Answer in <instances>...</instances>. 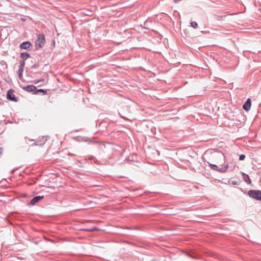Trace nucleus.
<instances>
[{"instance_id":"1","label":"nucleus","mask_w":261,"mask_h":261,"mask_svg":"<svg viewBox=\"0 0 261 261\" xmlns=\"http://www.w3.org/2000/svg\"><path fill=\"white\" fill-rule=\"evenodd\" d=\"M45 43V38L44 35L43 34H39L37 35V39L35 42V47L36 50L43 47Z\"/></svg>"},{"instance_id":"2","label":"nucleus","mask_w":261,"mask_h":261,"mask_svg":"<svg viewBox=\"0 0 261 261\" xmlns=\"http://www.w3.org/2000/svg\"><path fill=\"white\" fill-rule=\"evenodd\" d=\"M248 195L251 198L256 200L261 201V191L257 190H250L248 192Z\"/></svg>"},{"instance_id":"3","label":"nucleus","mask_w":261,"mask_h":261,"mask_svg":"<svg viewBox=\"0 0 261 261\" xmlns=\"http://www.w3.org/2000/svg\"><path fill=\"white\" fill-rule=\"evenodd\" d=\"M14 93V90L13 89H10L7 93V98L9 100L16 102L17 101V99L16 98Z\"/></svg>"},{"instance_id":"4","label":"nucleus","mask_w":261,"mask_h":261,"mask_svg":"<svg viewBox=\"0 0 261 261\" xmlns=\"http://www.w3.org/2000/svg\"><path fill=\"white\" fill-rule=\"evenodd\" d=\"M32 44L29 41L23 42L19 45V47L21 49H25L28 50H30V47H32Z\"/></svg>"},{"instance_id":"5","label":"nucleus","mask_w":261,"mask_h":261,"mask_svg":"<svg viewBox=\"0 0 261 261\" xmlns=\"http://www.w3.org/2000/svg\"><path fill=\"white\" fill-rule=\"evenodd\" d=\"M44 198L43 196H36L33 198L29 203L30 205H34L36 203L38 202L40 200Z\"/></svg>"},{"instance_id":"6","label":"nucleus","mask_w":261,"mask_h":261,"mask_svg":"<svg viewBox=\"0 0 261 261\" xmlns=\"http://www.w3.org/2000/svg\"><path fill=\"white\" fill-rule=\"evenodd\" d=\"M23 89L26 91L32 92L33 94H35V92L36 90V87L34 85H28L22 88Z\"/></svg>"},{"instance_id":"7","label":"nucleus","mask_w":261,"mask_h":261,"mask_svg":"<svg viewBox=\"0 0 261 261\" xmlns=\"http://www.w3.org/2000/svg\"><path fill=\"white\" fill-rule=\"evenodd\" d=\"M251 100L250 98H248L245 102L243 105V108L246 111H248L251 108Z\"/></svg>"},{"instance_id":"8","label":"nucleus","mask_w":261,"mask_h":261,"mask_svg":"<svg viewBox=\"0 0 261 261\" xmlns=\"http://www.w3.org/2000/svg\"><path fill=\"white\" fill-rule=\"evenodd\" d=\"M47 141V139L43 136L41 137V138L37 140L35 142V143L33 144L34 145H42L45 143V142Z\"/></svg>"},{"instance_id":"9","label":"nucleus","mask_w":261,"mask_h":261,"mask_svg":"<svg viewBox=\"0 0 261 261\" xmlns=\"http://www.w3.org/2000/svg\"><path fill=\"white\" fill-rule=\"evenodd\" d=\"M243 178L244 180L247 182L248 184H251V180L249 176V175L244 172L242 173Z\"/></svg>"},{"instance_id":"10","label":"nucleus","mask_w":261,"mask_h":261,"mask_svg":"<svg viewBox=\"0 0 261 261\" xmlns=\"http://www.w3.org/2000/svg\"><path fill=\"white\" fill-rule=\"evenodd\" d=\"M47 94V90H44V89H37L36 88V90L35 92V94H39V95H44L45 94Z\"/></svg>"},{"instance_id":"11","label":"nucleus","mask_w":261,"mask_h":261,"mask_svg":"<svg viewBox=\"0 0 261 261\" xmlns=\"http://www.w3.org/2000/svg\"><path fill=\"white\" fill-rule=\"evenodd\" d=\"M31 57L30 54L28 53H21L20 55V57L23 60H26L27 59Z\"/></svg>"},{"instance_id":"12","label":"nucleus","mask_w":261,"mask_h":261,"mask_svg":"<svg viewBox=\"0 0 261 261\" xmlns=\"http://www.w3.org/2000/svg\"><path fill=\"white\" fill-rule=\"evenodd\" d=\"M228 168V165H226L223 167H219L218 170H217V171H219L221 173H224L227 170Z\"/></svg>"},{"instance_id":"13","label":"nucleus","mask_w":261,"mask_h":261,"mask_svg":"<svg viewBox=\"0 0 261 261\" xmlns=\"http://www.w3.org/2000/svg\"><path fill=\"white\" fill-rule=\"evenodd\" d=\"M225 16H220V15H217V14H214L213 15V17H214V19H215L217 20H222L223 18L225 17Z\"/></svg>"},{"instance_id":"14","label":"nucleus","mask_w":261,"mask_h":261,"mask_svg":"<svg viewBox=\"0 0 261 261\" xmlns=\"http://www.w3.org/2000/svg\"><path fill=\"white\" fill-rule=\"evenodd\" d=\"M23 71V68H18V77H19V79L20 80H21V78L22 77Z\"/></svg>"},{"instance_id":"15","label":"nucleus","mask_w":261,"mask_h":261,"mask_svg":"<svg viewBox=\"0 0 261 261\" xmlns=\"http://www.w3.org/2000/svg\"><path fill=\"white\" fill-rule=\"evenodd\" d=\"M20 65L19 66V68H23L24 69V67L25 65V60L21 59L19 61Z\"/></svg>"},{"instance_id":"16","label":"nucleus","mask_w":261,"mask_h":261,"mask_svg":"<svg viewBox=\"0 0 261 261\" xmlns=\"http://www.w3.org/2000/svg\"><path fill=\"white\" fill-rule=\"evenodd\" d=\"M210 166L214 170H215V171H217V170H218L219 166H218L216 165L213 164H210Z\"/></svg>"},{"instance_id":"17","label":"nucleus","mask_w":261,"mask_h":261,"mask_svg":"<svg viewBox=\"0 0 261 261\" xmlns=\"http://www.w3.org/2000/svg\"><path fill=\"white\" fill-rule=\"evenodd\" d=\"M190 24H191V25L194 29H196L198 28V24L196 21H192L190 23Z\"/></svg>"},{"instance_id":"18","label":"nucleus","mask_w":261,"mask_h":261,"mask_svg":"<svg viewBox=\"0 0 261 261\" xmlns=\"http://www.w3.org/2000/svg\"><path fill=\"white\" fill-rule=\"evenodd\" d=\"M97 229L96 227H93L92 228H88V229H83V230L86 231H93L95 230H97Z\"/></svg>"},{"instance_id":"19","label":"nucleus","mask_w":261,"mask_h":261,"mask_svg":"<svg viewBox=\"0 0 261 261\" xmlns=\"http://www.w3.org/2000/svg\"><path fill=\"white\" fill-rule=\"evenodd\" d=\"M245 157L246 156L245 154H242L239 156V160L241 161H243L245 159Z\"/></svg>"},{"instance_id":"20","label":"nucleus","mask_w":261,"mask_h":261,"mask_svg":"<svg viewBox=\"0 0 261 261\" xmlns=\"http://www.w3.org/2000/svg\"><path fill=\"white\" fill-rule=\"evenodd\" d=\"M119 115L120 116V117L123 118V119L125 120H128V121H129L130 120L129 119H128L127 118L125 117V116L122 115L120 113H119Z\"/></svg>"},{"instance_id":"21","label":"nucleus","mask_w":261,"mask_h":261,"mask_svg":"<svg viewBox=\"0 0 261 261\" xmlns=\"http://www.w3.org/2000/svg\"><path fill=\"white\" fill-rule=\"evenodd\" d=\"M183 254L186 255H187V256H188L189 257H191L192 256L190 253L186 252V251H184L183 252Z\"/></svg>"},{"instance_id":"22","label":"nucleus","mask_w":261,"mask_h":261,"mask_svg":"<svg viewBox=\"0 0 261 261\" xmlns=\"http://www.w3.org/2000/svg\"><path fill=\"white\" fill-rule=\"evenodd\" d=\"M39 67L38 64H35L32 66V68H36Z\"/></svg>"},{"instance_id":"23","label":"nucleus","mask_w":261,"mask_h":261,"mask_svg":"<svg viewBox=\"0 0 261 261\" xmlns=\"http://www.w3.org/2000/svg\"><path fill=\"white\" fill-rule=\"evenodd\" d=\"M43 81H44V80H43V79H41V80H38V81H34V83H35V84H38V83H39V82H43Z\"/></svg>"},{"instance_id":"24","label":"nucleus","mask_w":261,"mask_h":261,"mask_svg":"<svg viewBox=\"0 0 261 261\" xmlns=\"http://www.w3.org/2000/svg\"><path fill=\"white\" fill-rule=\"evenodd\" d=\"M3 151H4L3 148L0 147V156L3 154Z\"/></svg>"},{"instance_id":"25","label":"nucleus","mask_w":261,"mask_h":261,"mask_svg":"<svg viewBox=\"0 0 261 261\" xmlns=\"http://www.w3.org/2000/svg\"><path fill=\"white\" fill-rule=\"evenodd\" d=\"M127 229H135V230H139L140 229V228L138 227H135L134 228H130V227H127Z\"/></svg>"},{"instance_id":"26","label":"nucleus","mask_w":261,"mask_h":261,"mask_svg":"<svg viewBox=\"0 0 261 261\" xmlns=\"http://www.w3.org/2000/svg\"><path fill=\"white\" fill-rule=\"evenodd\" d=\"M232 184L233 185H238V181H232Z\"/></svg>"},{"instance_id":"27","label":"nucleus","mask_w":261,"mask_h":261,"mask_svg":"<svg viewBox=\"0 0 261 261\" xmlns=\"http://www.w3.org/2000/svg\"><path fill=\"white\" fill-rule=\"evenodd\" d=\"M87 141L89 143H92V141H91V140H88V141Z\"/></svg>"},{"instance_id":"28","label":"nucleus","mask_w":261,"mask_h":261,"mask_svg":"<svg viewBox=\"0 0 261 261\" xmlns=\"http://www.w3.org/2000/svg\"><path fill=\"white\" fill-rule=\"evenodd\" d=\"M13 172H14V171H13V170H12V171H11V173H13Z\"/></svg>"},{"instance_id":"29","label":"nucleus","mask_w":261,"mask_h":261,"mask_svg":"<svg viewBox=\"0 0 261 261\" xmlns=\"http://www.w3.org/2000/svg\"><path fill=\"white\" fill-rule=\"evenodd\" d=\"M1 125V122H0V126Z\"/></svg>"}]
</instances>
